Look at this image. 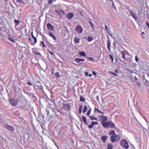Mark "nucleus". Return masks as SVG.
<instances>
[{"instance_id":"nucleus-1","label":"nucleus","mask_w":149,"mask_h":149,"mask_svg":"<svg viewBox=\"0 0 149 149\" xmlns=\"http://www.w3.org/2000/svg\"><path fill=\"white\" fill-rule=\"evenodd\" d=\"M103 126L106 128H111V129H116V127L115 126V124L114 123L112 122H107L106 123L103 122L102 125Z\"/></svg>"},{"instance_id":"nucleus-2","label":"nucleus","mask_w":149,"mask_h":149,"mask_svg":"<svg viewBox=\"0 0 149 149\" xmlns=\"http://www.w3.org/2000/svg\"><path fill=\"white\" fill-rule=\"evenodd\" d=\"M121 51V54L122 58L125 60L127 62H130L131 59L128 56H130L129 54L127 51L123 50Z\"/></svg>"},{"instance_id":"nucleus-3","label":"nucleus","mask_w":149,"mask_h":149,"mask_svg":"<svg viewBox=\"0 0 149 149\" xmlns=\"http://www.w3.org/2000/svg\"><path fill=\"white\" fill-rule=\"evenodd\" d=\"M120 145L125 149H127L129 147L127 142L124 139H122L120 141Z\"/></svg>"},{"instance_id":"nucleus-4","label":"nucleus","mask_w":149,"mask_h":149,"mask_svg":"<svg viewBox=\"0 0 149 149\" xmlns=\"http://www.w3.org/2000/svg\"><path fill=\"white\" fill-rule=\"evenodd\" d=\"M111 141L112 143L118 141L120 139V136L117 134H115L113 136L110 137Z\"/></svg>"},{"instance_id":"nucleus-5","label":"nucleus","mask_w":149,"mask_h":149,"mask_svg":"<svg viewBox=\"0 0 149 149\" xmlns=\"http://www.w3.org/2000/svg\"><path fill=\"white\" fill-rule=\"evenodd\" d=\"M9 101L11 105L13 106H16L18 102V101L17 100L13 98L10 99Z\"/></svg>"},{"instance_id":"nucleus-6","label":"nucleus","mask_w":149,"mask_h":149,"mask_svg":"<svg viewBox=\"0 0 149 149\" xmlns=\"http://www.w3.org/2000/svg\"><path fill=\"white\" fill-rule=\"evenodd\" d=\"M75 29L76 32L78 33H81L83 32V28L81 26L79 25L77 26Z\"/></svg>"},{"instance_id":"nucleus-7","label":"nucleus","mask_w":149,"mask_h":149,"mask_svg":"<svg viewBox=\"0 0 149 149\" xmlns=\"http://www.w3.org/2000/svg\"><path fill=\"white\" fill-rule=\"evenodd\" d=\"M137 76H138V74L136 73H134L133 74H131L130 75L132 79L134 81H138Z\"/></svg>"},{"instance_id":"nucleus-8","label":"nucleus","mask_w":149,"mask_h":149,"mask_svg":"<svg viewBox=\"0 0 149 149\" xmlns=\"http://www.w3.org/2000/svg\"><path fill=\"white\" fill-rule=\"evenodd\" d=\"M99 117L100 118V120L102 121L101 124L102 125L103 122L106 123V121L107 120V118L105 116H99Z\"/></svg>"},{"instance_id":"nucleus-9","label":"nucleus","mask_w":149,"mask_h":149,"mask_svg":"<svg viewBox=\"0 0 149 149\" xmlns=\"http://www.w3.org/2000/svg\"><path fill=\"white\" fill-rule=\"evenodd\" d=\"M4 126L8 130L10 131H13L15 130V128L7 124H5Z\"/></svg>"},{"instance_id":"nucleus-10","label":"nucleus","mask_w":149,"mask_h":149,"mask_svg":"<svg viewBox=\"0 0 149 149\" xmlns=\"http://www.w3.org/2000/svg\"><path fill=\"white\" fill-rule=\"evenodd\" d=\"M47 27L48 30L54 31V26L50 23L47 24Z\"/></svg>"},{"instance_id":"nucleus-11","label":"nucleus","mask_w":149,"mask_h":149,"mask_svg":"<svg viewBox=\"0 0 149 149\" xmlns=\"http://www.w3.org/2000/svg\"><path fill=\"white\" fill-rule=\"evenodd\" d=\"M48 34L49 35V36L51 37H52L53 39L55 41H56L57 40V38L56 36H55V35L51 32H50L48 33Z\"/></svg>"},{"instance_id":"nucleus-12","label":"nucleus","mask_w":149,"mask_h":149,"mask_svg":"<svg viewBox=\"0 0 149 149\" xmlns=\"http://www.w3.org/2000/svg\"><path fill=\"white\" fill-rule=\"evenodd\" d=\"M66 17L68 19H71L74 16V14L73 13H70L66 15Z\"/></svg>"},{"instance_id":"nucleus-13","label":"nucleus","mask_w":149,"mask_h":149,"mask_svg":"<svg viewBox=\"0 0 149 149\" xmlns=\"http://www.w3.org/2000/svg\"><path fill=\"white\" fill-rule=\"evenodd\" d=\"M130 13L132 17L135 20H137V17L136 15V14L134 11H131L130 12Z\"/></svg>"},{"instance_id":"nucleus-14","label":"nucleus","mask_w":149,"mask_h":149,"mask_svg":"<svg viewBox=\"0 0 149 149\" xmlns=\"http://www.w3.org/2000/svg\"><path fill=\"white\" fill-rule=\"evenodd\" d=\"M108 137L105 135H103L101 137V139L104 143H105Z\"/></svg>"},{"instance_id":"nucleus-15","label":"nucleus","mask_w":149,"mask_h":149,"mask_svg":"<svg viewBox=\"0 0 149 149\" xmlns=\"http://www.w3.org/2000/svg\"><path fill=\"white\" fill-rule=\"evenodd\" d=\"M74 61H76L77 63H79L81 61H84L85 60L83 59H81L80 58H76L74 60Z\"/></svg>"},{"instance_id":"nucleus-16","label":"nucleus","mask_w":149,"mask_h":149,"mask_svg":"<svg viewBox=\"0 0 149 149\" xmlns=\"http://www.w3.org/2000/svg\"><path fill=\"white\" fill-rule=\"evenodd\" d=\"M116 134V133L114 131V130H112L109 132V135H111V136H114Z\"/></svg>"},{"instance_id":"nucleus-17","label":"nucleus","mask_w":149,"mask_h":149,"mask_svg":"<svg viewBox=\"0 0 149 149\" xmlns=\"http://www.w3.org/2000/svg\"><path fill=\"white\" fill-rule=\"evenodd\" d=\"M107 149H112L113 148V146L111 143H109L107 145Z\"/></svg>"},{"instance_id":"nucleus-18","label":"nucleus","mask_w":149,"mask_h":149,"mask_svg":"<svg viewBox=\"0 0 149 149\" xmlns=\"http://www.w3.org/2000/svg\"><path fill=\"white\" fill-rule=\"evenodd\" d=\"M88 22L91 25V26L92 27V29L93 31H94L95 30V29L94 26L93 24V23L91 21H89Z\"/></svg>"},{"instance_id":"nucleus-19","label":"nucleus","mask_w":149,"mask_h":149,"mask_svg":"<svg viewBox=\"0 0 149 149\" xmlns=\"http://www.w3.org/2000/svg\"><path fill=\"white\" fill-rule=\"evenodd\" d=\"M80 38H79L78 37H76L74 38V41L76 43H79V41Z\"/></svg>"},{"instance_id":"nucleus-20","label":"nucleus","mask_w":149,"mask_h":149,"mask_svg":"<svg viewBox=\"0 0 149 149\" xmlns=\"http://www.w3.org/2000/svg\"><path fill=\"white\" fill-rule=\"evenodd\" d=\"M31 36L34 39V42L33 43V45H34V44H35L37 42V40L36 39V38L33 35V32H32L31 33Z\"/></svg>"},{"instance_id":"nucleus-21","label":"nucleus","mask_w":149,"mask_h":149,"mask_svg":"<svg viewBox=\"0 0 149 149\" xmlns=\"http://www.w3.org/2000/svg\"><path fill=\"white\" fill-rule=\"evenodd\" d=\"M111 42H110V41L109 40L108 41V43H107V48H108V50H109V51H111Z\"/></svg>"},{"instance_id":"nucleus-22","label":"nucleus","mask_w":149,"mask_h":149,"mask_svg":"<svg viewBox=\"0 0 149 149\" xmlns=\"http://www.w3.org/2000/svg\"><path fill=\"white\" fill-rule=\"evenodd\" d=\"M82 120L83 122L86 124H88V123L87 122V120L86 117L84 116H82Z\"/></svg>"},{"instance_id":"nucleus-23","label":"nucleus","mask_w":149,"mask_h":149,"mask_svg":"<svg viewBox=\"0 0 149 149\" xmlns=\"http://www.w3.org/2000/svg\"><path fill=\"white\" fill-rule=\"evenodd\" d=\"M79 55L82 56H86V54L84 51L80 52H79Z\"/></svg>"},{"instance_id":"nucleus-24","label":"nucleus","mask_w":149,"mask_h":149,"mask_svg":"<svg viewBox=\"0 0 149 149\" xmlns=\"http://www.w3.org/2000/svg\"><path fill=\"white\" fill-rule=\"evenodd\" d=\"M93 39V38L91 36H88V37L87 40L88 42L91 41Z\"/></svg>"},{"instance_id":"nucleus-25","label":"nucleus","mask_w":149,"mask_h":149,"mask_svg":"<svg viewBox=\"0 0 149 149\" xmlns=\"http://www.w3.org/2000/svg\"><path fill=\"white\" fill-rule=\"evenodd\" d=\"M89 117L90 118V119L91 120H97V118H96L94 116H89Z\"/></svg>"},{"instance_id":"nucleus-26","label":"nucleus","mask_w":149,"mask_h":149,"mask_svg":"<svg viewBox=\"0 0 149 149\" xmlns=\"http://www.w3.org/2000/svg\"><path fill=\"white\" fill-rule=\"evenodd\" d=\"M145 85L147 86H149V81L146 80L144 82Z\"/></svg>"},{"instance_id":"nucleus-27","label":"nucleus","mask_w":149,"mask_h":149,"mask_svg":"<svg viewBox=\"0 0 149 149\" xmlns=\"http://www.w3.org/2000/svg\"><path fill=\"white\" fill-rule=\"evenodd\" d=\"M105 28L107 31L108 32L109 34L110 35V36H112V34H111V33L109 32L108 29V28L107 26V25L105 26Z\"/></svg>"},{"instance_id":"nucleus-28","label":"nucleus","mask_w":149,"mask_h":149,"mask_svg":"<svg viewBox=\"0 0 149 149\" xmlns=\"http://www.w3.org/2000/svg\"><path fill=\"white\" fill-rule=\"evenodd\" d=\"M17 2L19 3H21L24 4V3L23 0H16Z\"/></svg>"},{"instance_id":"nucleus-29","label":"nucleus","mask_w":149,"mask_h":149,"mask_svg":"<svg viewBox=\"0 0 149 149\" xmlns=\"http://www.w3.org/2000/svg\"><path fill=\"white\" fill-rule=\"evenodd\" d=\"M16 24H15V26H17L19 24L20 22L18 20L15 19L14 20Z\"/></svg>"},{"instance_id":"nucleus-30","label":"nucleus","mask_w":149,"mask_h":149,"mask_svg":"<svg viewBox=\"0 0 149 149\" xmlns=\"http://www.w3.org/2000/svg\"><path fill=\"white\" fill-rule=\"evenodd\" d=\"M87 110V106H85L84 107V109L83 110V112L84 113L85 112H86Z\"/></svg>"},{"instance_id":"nucleus-31","label":"nucleus","mask_w":149,"mask_h":149,"mask_svg":"<svg viewBox=\"0 0 149 149\" xmlns=\"http://www.w3.org/2000/svg\"><path fill=\"white\" fill-rule=\"evenodd\" d=\"M85 99L83 97L81 96L80 97V100L82 102L85 101Z\"/></svg>"},{"instance_id":"nucleus-32","label":"nucleus","mask_w":149,"mask_h":149,"mask_svg":"<svg viewBox=\"0 0 149 149\" xmlns=\"http://www.w3.org/2000/svg\"><path fill=\"white\" fill-rule=\"evenodd\" d=\"M64 27L65 29V31H66L68 33V34H69V31L68 30V28L66 26H64Z\"/></svg>"},{"instance_id":"nucleus-33","label":"nucleus","mask_w":149,"mask_h":149,"mask_svg":"<svg viewBox=\"0 0 149 149\" xmlns=\"http://www.w3.org/2000/svg\"><path fill=\"white\" fill-rule=\"evenodd\" d=\"M48 52L51 55L53 56L54 57L55 56V55L53 52H52L51 51H50L49 50H48Z\"/></svg>"},{"instance_id":"nucleus-34","label":"nucleus","mask_w":149,"mask_h":149,"mask_svg":"<svg viewBox=\"0 0 149 149\" xmlns=\"http://www.w3.org/2000/svg\"><path fill=\"white\" fill-rule=\"evenodd\" d=\"M142 8L139 9L138 11V13L139 15H141L142 13Z\"/></svg>"},{"instance_id":"nucleus-35","label":"nucleus","mask_w":149,"mask_h":149,"mask_svg":"<svg viewBox=\"0 0 149 149\" xmlns=\"http://www.w3.org/2000/svg\"><path fill=\"white\" fill-rule=\"evenodd\" d=\"M109 56L110 57V58L111 59V62L113 63V56L112 55L110 54L109 55Z\"/></svg>"},{"instance_id":"nucleus-36","label":"nucleus","mask_w":149,"mask_h":149,"mask_svg":"<svg viewBox=\"0 0 149 149\" xmlns=\"http://www.w3.org/2000/svg\"><path fill=\"white\" fill-rule=\"evenodd\" d=\"M55 75L57 78H58L61 76L59 74V73L58 72H56L55 74Z\"/></svg>"},{"instance_id":"nucleus-37","label":"nucleus","mask_w":149,"mask_h":149,"mask_svg":"<svg viewBox=\"0 0 149 149\" xmlns=\"http://www.w3.org/2000/svg\"><path fill=\"white\" fill-rule=\"evenodd\" d=\"M56 12L58 15H60L61 16V11L59 10H56Z\"/></svg>"},{"instance_id":"nucleus-38","label":"nucleus","mask_w":149,"mask_h":149,"mask_svg":"<svg viewBox=\"0 0 149 149\" xmlns=\"http://www.w3.org/2000/svg\"><path fill=\"white\" fill-rule=\"evenodd\" d=\"M46 113L47 114V117H49V110L47 109H46Z\"/></svg>"},{"instance_id":"nucleus-39","label":"nucleus","mask_w":149,"mask_h":149,"mask_svg":"<svg viewBox=\"0 0 149 149\" xmlns=\"http://www.w3.org/2000/svg\"><path fill=\"white\" fill-rule=\"evenodd\" d=\"M92 123L94 125H97L98 124V123L97 122H94L93 121H92Z\"/></svg>"},{"instance_id":"nucleus-40","label":"nucleus","mask_w":149,"mask_h":149,"mask_svg":"<svg viewBox=\"0 0 149 149\" xmlns=\"http://www.w3.org/2000/svg\"><path fill=\"white\" fill-rule=\"evenodd\" d=\"M53 1V0H49L48 1V3L49 5L51 4L52 3Z\"/></svg>"},{"instance_id":"nucleus-41","label":"nucleus","mask_w":149,"mask_h":149,"mask_svg":"<svg viewBox=\"0 0 149 149\" xmlns=\"http://www.w3.org/2000/svg\"><path fill=\"white\" fill-rule=\"evenodd\" d=\"M112 7H113V8L114 9H115L116 8V6L114 4V2H113H113H112Z\"/></svg>"},{"instance_id":"nucleus-42","label":"nucleus","mask_w":149,"mask_h":149,"mask_svg":"<svg viewBox=\"0 0 149 149\" xmlns=\"http://www.w3.org/2000/svg\"><path fill=\"white\" fill-rule=\"evenodd\" d=\"M91 109H89L87 112V115L88 116L91 113Z\"/></svg>"},{"instance_id":"nucleus-43","label":"nucleus","mask_w":149,"mask_h":149,"mask_svg":"<svg viewBox=\"0 0 149 149\" xmlns=\"http://www.w3.org/2000/svg\"><path fill=\"white\" fill-rule=\"evenodd\" d=\"M41 44H42V47H46V46L45 45L44 42L42 41H41L40 42Z\"/></svg>"},{"instance_id":"nucleus-44","label":"nucleus","mask_w":149,"mask_h":149,"mask_svg":"<svg viewBox=\"0 0 149 149\" xmlns=\"http://www.w3.org/2000/svg\"><path fill=\"white\" fill-rule=\"evenodd\" d=\"M110 73H111V74H113V75H115V76H117V74L115 73L114 72H109Z\"/></svg>"},{"instance_id":"nucleus-45","label":"nucleus","mask_w":149,"mask_h":149,"mask_svg":"<svg viewBox=\"0 0 149 149\" xmlns=\"http://www.w3.org/2000/svg\"><path fill=\"white\" fill-rule=\"evenodd\" d=\"M59 10L61 11V13L63 15H64L65 14V12L63 10L60 9Z\"/></svg>"},{"instance_id":"nucleus-46","label":"nucleus","mask_w":149,"mask_h":149,"mask_svg":"<svg viewBox=\"0 0 149 149\" xmlns=\"http://www.w3.org/2000/svg\"><path fill=\"white\" fill-rule=\"evenodd\" d=\"M100 111V110L96 108H95V112H98L99 111Z\"/></svg>"},{"instance_id":"nucleus-47","label":"nucleus","mask_w":149,"mask_h":149,"mask_svg":"<svg viewBox=\"0 0 149 149\" xmlns=\"http://www.w3.org/2000/svg\"><path fill=\"white\" fill-rule=\"evenodd\" d=\"M93 126V125L92 123L90 125H88V127L89 128H92Z\"/></svg>"},{"instance_id":"nucleus-48","label":"nucleus","mask_w":149,"mask_h":149,"mask_svg":"<svg viewBox=\"0 0 149 149\" xmlns=\"http://www.w3.org/2000/svg\"><path fill=\"white\" fill-rule=\"evenodd\" d=\"M9 40L12 42H13L14 41V40L11 38H9Z\"/></svg>"},{"instance_id":"nucleus-49","label":"nucleus","mask_w":149,"mask_h":149,"mask_svg":"<svg viewBox=\"0 0 149 149\" xmlns=\"http://www.w3.org/2000/svg\"><path fill=\"white\" fill-rule=\"evenodd\" d=\"M128 70L129 71V72L132 74H133L134 73H135V72H134L132 70H129V69Z\"/></svg>"},{"instance_id":"nucleus-50","label":"nucleus","mask_w":149,"mask_h":149,"mask_svg":"<svg viewBox=\"0 0 149 149\" xmlns=\"http://www.w3.org/2000/svg\"><path fill=\"white\" fill-rule=\"evenodd\" d=\"M83 107L82 105H79V110H82Z\"/></svg>"},{"instance_id":"nucleus-51","label":"nucleus","mask_w":149,"mask_h":149,"mask_svg":"<svg viewBox=\"0 0 149 149\" xmlns=\"http://www.w3.org/2000/svg\"><path fill=\"white\" fill-rule=\"evenodd\" d=\"M88 59L90 60H92L93 61H95L94 59L91 57H89Z\"/></svg>"},{"instance_id":"nucleus-52","label":"nucleus","mask_w":149,"mask_h":149,"mask_svg":"<svg viewBox=\"0 0 149 149\" xmlns=\"http://www.w3.org/2000/svg\"><path fill=\"white\" fill-rule=\"evenodd\" d=\"M135 59L136 62H138V58L137 56H135Z\"/></svg>"},{"instance_id":"nucleus-53","label":"nucleus","mask_w":149,"mask_h":149,"mask_svg":"<svg viewBox=\"0 0 149 149\" xmlns=\"http://www.w3.org/2000/svg\"><path fill=\"white\" fill-rule=\"evenodd\" d=\"M136 83L138 85L139 87H140V83L139 82H138V81L136 82Z\"/></svg>"},{"instance_id":"nucleus-54","label":"nucleus","mask_w":149,"mask_h":149,"mask_svg":"<svg viewBox=\"0 0 149 149\" xmlns=\"http://www.w3.org/2000/svg\"><path fill=\"white\" fill-rule=\"evenodd\" d=\"M92 73H93V74L94 75L96 76L97 75L96 72L94 71H93V72Z\"/></svg>"},{"instance_id":"nucleus-55","label":"nucleus","mask_w":149,"mask_h":149,"mask_svg":"<svg viewBox=\"0 0 149 149\" xmlns=\"http://www.w3.org/2000/svg\"><path fill=\"white\" fill-rule=\"evenodd\" d=\"M98 113H99L100 114H102L103 115L104 114V113L103 112H102L100 111Z\"/></svg>"},{"instance_id":"nucleus-56","label":"nucleus","mask_w":149,"mask_h":149,"mask_svg":"<svg viewBox=\"0 0 149 149\" xmlns=\"http://www.w3.org/2000/svg\"><path fill=\"white\" fill-rule=\"evenodd\" d=\"M28 84L30 86H32L33 84H31L30 82H28Z\"/></svg>"},{"instance_id":"nucleus-57","label":"nucleus","mask_w":149,"mask_h":149,"mask_svg":"<svg viewBox=\"0 0 149 149\" xmlns=\"http://www.w3.org/2000/svg\"><path fill=\"white\" fill-rule=\"evenodd\" d=\"M146 25L148 27V28L149 29V24L148 22H147L146 23Z\"/></svg>"},{"instance_id":"nucleus-58","label":"nucleus","mask_w":149,"mask_h":149,"mask_svg":"<svg viewBox=\"0 0 149 149\" xmlns=\"http://www.w3.org/2000/svg\"><path fill=\"white\" fill-rule=\"evenodd\" d=\"M82 112V110H79V113L80 114H81Z\"/></svg>"},{"instance_id":"nucleus-59","label":"nucleus","mask_w":149,"mask_h":149,"mask_svg":"<svg viewBox=\"0 0 149 149\" xmlns=\"http://www.w3.org/2000/svg\"><path fill=\"white\" fill-rule=\"evenodd\" d=\"M53 104H54L53 105L54 106H56V105L55 103V102H53Z\"/></svg>"},{"instance_id":"nucleus-60","label":"nucleus","mask_w":149,"mask_h":149,"mask_svg":"<svg viewBox=\"0 0 149 149\" xmlns=\"http://www.w3.org/2000/svg\"><path fill=\"white\" fill-rule=\"evenodd\" d=\"M89 77H92V74H89Z\"/></svg>"},{"instance_id":"nucleus-61","label":"nucleus","mask_w":149,"mask_h":149,"mask_svg":"<svg viewBox=\"0 0 149 149\" xmlns=\"http://www.w3.org/2000/svg\"><path fill=\"white\" fill-rule=\"evenodd\" d=\"M115 71L117 73H118V71L117 70H115Z\"/></svg>"},{"instance_id":"nucleus-62","label":"nucleus","mask_w":149,"mask_h":149,"mask_svg":"<svg viewBox=\"0 0 149 149\" xmlns=\"http://www.w3.org/2000/svg\"><path fill=\"white\" fill-rule=\"evenodd\" d=\"M56 147L58 149H59V147H58V146L56 145Z\"/></svg>"},{"instance_id":"nucleus-63","label":"nucleus","mask_w":149,"mask_h":149,"mask_svg":"<svg viewBox=\"0 0 149 149\" xmlns=\"http://www.w3.org/2000/svg\"><path fill=\"white\" fill-rule=\"evenodd\" d=\"M142 36L143 35V34H144V32H142Z\"/></svg>"},{"instance_id":"nucleus-64","label":"nucleus","mask_w":149,"mask_h":149,"mask_svg":"<svg viewBox=\"0 0 149 149\" xmlns=\"http://www.w3.org/2000/svg\"><path fill=\"white\" fill-rule=\"evenodd\" d=\"M29 40H30V41H31V38H29Z\"/></svg>"}]
</instances>
